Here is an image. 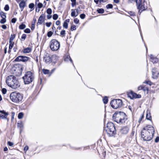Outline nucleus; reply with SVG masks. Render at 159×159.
<instances>
[{
  "instance_id": "63",
  "label": "nucleus",
  "mask_w": 159,
  "mask_h": 159,
  "mask_svg": "<svg viewBox=\"0 0 159 159\" xmlns=\"http://www.w3.org/2000/svg\"><path fill=\"white\" fill-rule=\"evenodd\" d=\"M39 3V0H36L35 2L36 4H37L38 3Z\"/></svg>"
},
{
  "instance_id": "59",
  "label": "nucleus",
  "mask_w": 159,
  "mask_h": 159,
  "mask_svg": "<svg viewBox=\"0 0 159 159\" xmlns=\"http://www.w3.org/2000/svg\"><path fill=\"white\" fill-rule=\"evenodd\" d=\"M113 1L115 3H118L119 2V0H114Z\"/></svg>"
},
{
  "instance_id": "47",
  "label": "nucleus",
  "mask_w": 159,
  "mask_h": 159,
  "mask_svg": "<svg viewBox=\"0 0 159 159\" xmlns=\"http://www.w3.org/2000/svg\"><path fill=\"white\" fill-rule=\"evenodd\" d=\"M79 20L77 18H75L74 19V22L75 24H78L79 23Z\"/></svg>"
},
{
  "instance_id": "22",
  "label": "nucleus",
  "mask_w": 159,
  "mask_h": 159,
  "mask_svg": "<svg viewBox=\"0 0 159 159\" xmlns=\"http://www.w3.org/2000/svg\"><path fill=\"white\" fill-rule=\"evenodd\" d=\"M64 60L65 61L67 62L70 61L71 63H73L72 60L69 55H67L64 58Z\"/></svg>"
},
{
  "instance_id": "21",
  "label": "nucleus",
  "mask_w": 159,
  "mask_h": 159,
  "mask_svg": "<svg viewBox=\"0 0 159 159\" xmlns=\"http://www.w3.org/2000/svg\"><path fill=\"white\" fill-rule=\"evenodd\" d=\"M32 51V49L30 47H28L24 49L23 52L25 53H28Z\"/></svg>"
},
{
  "instance_id": "29",
  "label": "nucleus",
  "mask_w": 159,
  "mask_h": 159,
  "mask_svg": "<svg viewBox=\"0 0 159 159\" xmlns=\"http://www.w3.org/2000/svg\"><path fill=\"white\" fill-rule=\"evenodd\" d=\"M102 100H103V102L104 103L107 104V103L108 102V99L107 97H104L103 98Z\"/></svg>"
},
{
  "instance_id": "51",
  "label": "nucleus",
  "mask_w": 159,
  "mask_h": 159,
  "mask_svg": "<svg viewBox=\"0 0 159 159\" xmlns=\"http://www.w3.org/2000/svg\"><path fill=\"white\" fill-rule=\"evenodd\" d=\"M16 20H17L16 18H12L11 20V22L12 23H15L16 22Z\"/></svg>"
},
{
  "instance_id": "15",
  "label": "nucleus",
  "mask_w": 159,
  "mask_h": 159,
  "mask_svg": "<svg viewBox=\"0 0 159 159\" xmlns=\"http://www.w3.org/2000/svg\"><path fill=\"white\" fill-rule=\"evenodd\" d=\"M71 16L76 17L78 15V10L77 9H72L71 10Z\"/></svg>"
},
{
  "instance_id": "3",
  "label": "nucleus",
  "mask_w": 159,
  "mask_h": 159,
  "mask_svg": "<svg viewBox=\"0 0 159 159\" xmlns=\"http://www.w3.org/2000/svg\"><path fill=\"white\" fill-rule=\"evenodd\" d=\"M113 120L117 123L125 122L127 118L125 114L123 112L115 113L113 116Z\"/></svg>"
},
{
  "instance_id": "42",
  "label": "nucleus",
  "mask_w": 159,
  "mask_h": 159,
  "mask_svg": "<svg viewBox=\"0 0 159 159\" xmlns=\"http://www.w3.org/2000/svg\"><path fill=\"white\" fill-rule=\"evenodd\" d=\"M6 18H2V19L0 20V23L2 24H4L6 22Z\"/></svg>"
},
{
  "instance_id": "62",
  "label": "nucleus",
  "mask_w": 159,
  "mask_h": 159,
  "mask_svg": "<svg viewBox=\"0 0 159 159\" xmlns=\"http://www.w3.org/2000/svg\"><path fill=\"white\" fill-rule=\"evenodd\" d=\"M94 1L97 4H98L99 2V0H94Z\"/></svg>"
},
{
  "instance_id": "27",
  "label": "nucleus",
  "mask_w": 159,
  "mask_h": 159,
  "mask_svg": "<svg viewBox=\"0 0 159 159\" xmlns=\"http://www.w3.org/2000/svg\"><path fill=\"white\" fill-rule=\"evenodd\" d=\"M0 15L2 18L5 19L6 18L5 13L3 12H1L0 13Z\"/></svg>"
},
{
  "instance_id": "37",
  "label": "nucleus",
  "mask_w": 159,
  "mask_h": 159,
  "mask_svg": "<svg viewBox=\"0 0 159 159\" xmlns=\"http://www.w3.org/2000/svg\"><path fill=\"white\" fill-rule=\"evenodd\" d=\"M53 34V32L51 31H50L48 32L47 33V36L48 37H51Z\"/></svg>"
},
{
  "instance_id": "28",
  "label": "nucleus",
  "mask_w": 159,
  "mask_h": 159,
  "mask_svg": "<svg viewBox=\"0 0 159 159\" xmlns=\"http://www.w3.org/2000/svg\"><path fill=\"white\" fill-rule=\"evenodd\" d=\"M60 35L62 37H65L66 34V31L65 30H63L60 32Z\"/></svg>"
},
{
  "instance_id": "50",
  "label": "nucleus",
  "mask_w": 159,
  "mask_h": 159,
  "mask_svg": "<svg viewBox=\"0 0 159 159\" xmlns=\"http://www.w3.org/2000/svg\"><path fill=\"white\" fill-rule=\"evenodd\" d=\"M51 24H52V23L51 22H48H48H47L46 23V25L48 27H50V26H51Z\"/></svg>"
},
{
  "instance_id": "30",
  "label": "nucleus",
  "mask_w": 159,
  "mask_h": 159,
  "mask_svg": "<svg viewBox=\"0 0 159 159\" xmlns=\"http://www.w3.org/2000/svg\"><path fill=\"white\" fill-rule=\"evenodd\" d=\"M97 11L99 13H103L104 12V9L102 8H101L97 9Z\"/></svg>"
},
{
  "instance_id": "17",
  "label": "nucleus",
  "mask_w": 159,
  "mask_h": 159,
  "mask_svg": "<svg viewBox=\"0 0 159 159\" xmlns=\"http://www.w3.org/2000/svg\"><path fill=\"white\" fill-rule=\"evenodd\" d=\"M129 130V128L127 127H123L121 129L120 132L122 134H126L128 132Z\"/></svg>"
},
{
  "instance_id": "4",
  "label": "nucleus",
  "mask_w": 159,
  "mask_h": 159,
  "mask_svg": "<svg viewBox=\"0 0 159 159\" xmlns=\"http://www.w3.org/2000/svg\"><path fill=\"white\" fill-rule=\"evenodd\" d=\"M110 136H113L115 134V128L114 124L112 122L107 123V126L105 129Z\"/></svg>"
},
{
  "instance_id": "25",
  "label": "nucleus",
  "mask_w": 159,
  "mask_h": 159,
  "mask_svg": "<svg viewBox=\"0 0 159 159\" xmlns=\"http://www.w3.org/2000/svg\"><path fill=\"white\" fill-rule=\"evenodd\" d=\"M34 4L33 3H30L29 5V7L30 8V11H32L34 9Z\"/></svg>"
},
{
  "instance_id": "18",
  "label": "nucleus",
  "mask_w": 159,
  "mask_h": 159,
  "mask_svg": "<svg viewBox=\"0 0 159 159\" xmlns=\"http://www.w3.org/2000/svg\"><path fill=\"white\" fill-rule=\"evenodd\" d=\"M25 1L23 0H22L20 3L19 4V6L20 8L21 11H22L24 8L25 6Z\"/></svg>"
},
{
  "instance_id": "10",
  "label": "nucleus",
  "mask_w": 159,
  "mask_h": 159,
  "mask_svg": "<svg viewBox=\"0 0 159 159\" xmlns=\"http://www.w3.org/2000/svg\"><path fill=\"white\" fill-rule=\"evenodd\" d=\"M28 58L27 57L20 56L16 57L15 61H16L26 62L28 60Z\"/></svg>"
},
{
  "instance_id": "60",
  "label": "nucleus",
  "mask_w": 159,
  "mask_h": 159,
  "mask_svg": "<svg viewBox=\"0 0 159 159\" xmlns=\"http://www.w3.org/2000/svg\"><path fill=\"white\" fill-rule=\"evenodd\" d=\"M75 4L76 2H72V3L71 4L72 7H73L75 5Z\"/></svg>"
},
{
  "instance_id": "32",
  "label": "nucleus",
  "mask_w": 159,
  "mask_h": 159,
  "mask_svg": "<svg viewBox=\"0 0 159 159\" xmlns=\"http://www.w3.org/2000/svg\"><path fill=\"white\" fill-rule=\"evenodd\" d=\"M63 27L67 29L68 27V24L66 22H64L63 24Z\"/></svg>"
},
{
  "instance_id": "55",
  "label": "nucleus",
  "mask_w": 159,
  "mask_h": 159,
  "mask_svg": "<svg viewBox=\"0 0 159 159\" xmlns=\"http://www.w3.org/2000/svg\"><path fill=\"white\" fill-rule=\"evenodd\" d=\"M2 29H5V30L7 28V27L6 26V25H2Z\"/></svg>"
},
{
  "instance_id": "13",
  "label": "nucleus",
  "mask_w": 159,
  "mask_h": 159,
  "mask_svg": "<svg viewBox=\"0 0 159 159\" xmlns=\"http://www.w3.org/2000/svg\"><path fill=\"white\" fill-rule=\"evenodd\" d=\"M0 118L2 119H5L7 118V116L9 115L8 113L6 112L4 110L0 111Z\"/></svg>"
},
{
  "instance_id": "24",
  "label": "nucleus",
  "mask_w": 159,
  "mask_h": 159,
  "mask_svg": "<svg viewBox=\"0 0 159 159\" xmlns=\"http://www.w3.org/2000/svg\"><path fill=\"white\" fill-rule=\"evenodd\" d=\"M10 45L9 46V50L8 52L10 51V50L12 49L14 44V42L13 41H9Z\"/></svg>"
},
{
  "instance_id": "53",
  "label": "nucleus",
  "mask_w": 159,
  "mask_h": 159,
  "mask_svg": "<svg viewBox=\"0 0 159 159\" xmlns=\"http://www.w3.org/2000/svg\"><path fill=\"white\" fill-rule=\"evenodd\" d=\"M159 141V137H157L155 139V141L156 143H157Z\"/></svg>"
},
{
  "instance_id": "46",
  "label": "nucleus",
  "mask_w": 159,
  "mask_h": 159,
  "mask_svg": "<svg viewBox=\"0 0 159 159\" xmlns=\"http://www.w3.org/2000/svg\"><path fill=\"white\" fill-rule=\"evenodd\" d=\"M7 92V90L6 89L3 88L2 89V92L3 94H5Z\"/></svg>"
},
{
  "instance_id": "26",
  "label": "nucleus",
  "mask_w": 159,
  "mask_h": 159,
  "mask_svg": "<svg viewBox=\"0 0 159 159\" xmlns=\"http://www.w3.org/2000/svg\"><path fill=\"white\" fill-rule=\"evenodd\" d=\"M128 12L129 14L131 17H134L135 16V13L134 12L129 11Z\"/></svg>"
},
{
  "instance_id": "1",
  "label": "nucleus",
  "mask_w": 159,
  "mask_h": 159,
  "mask_svg": "<svg viewBox=\"0 0 159 159\" xmlns=\"http://www.w3.org/2000/svg\"><path fill=\"white\" fill-rule=\"evenodd\" d=\"M154 132V129L152 126L147 125L142 130L141 137L144 140L149 141L152 138Z\"/></svg>"
},
{
  "instance_id": "31",
  "label": "nucleus",
  "mask_w": 159,
  "mask_h": 159,
  "mask_svg": "<svg viewBox=\"0 0 159 159\" xmlns=\"http://www.w3.org/2000/svg\"><path fill=\"white\" fill-rule=\"evenodd\" d=\"M24 114L22 112H20L19 113L18 118L19 119H22L23 117Z\"/></svg>"
},
{
  "instance_id": "39",
  "label": "nucleus",
  "mask_w": 159,
  "mask_h": 159,
  "mask_svg": "<svg viewBox=\"0 0 159 159\" xmlns=\"http://www.w3.org/2000/svg\"><path fill=\"white\" fill-rule=\"evenodd\" d=\"M58 17V16L57 14H54L53 16V19L54 20H56Z\"/></svg>"
},
{
  "instance_id": "45",
  "label": "nucleus",
  "mask_w": 159,
  "mask_h": 159,
  "mask_svg": "<svg viewBox=\"0 0 159 159\" xmlns=\"http://www.w3.org/2000/svg\"><path fill=\"white\" fill-rule=\"evenodd\" d=\"M30 30L29 29H26L24 30V32L27 33H29L30 32Z\"/></svg>"
},
{
  "instance_id": "6",
  "label": "nucleus",
  "mask_w": 159,
  "mask_h": 159,
  "mask_svg": "<svg viewBox=\"0 0 159 159\" xmlns=\"http://www.w3.org/2000/svg\"><path fill=\"white\" fill-rule=\"evenodd\" d=\"M25 83L28 84L31 83L34 80L33 74L30 71L26 72L25 75L23 77Z\"/></svg>"
},
{
  "instance_id": "33",
  "label": "nucleus",
  "mask_w": 159,
  "mask_h": 159,
  "mask_svg": "<svg viewBox=\"0 0 159 159\" xmlns=\"http://www.w3.org/2000/svg\"><path fill=\"white\" fill-rule=\"evenodd\" d=\"M26 27V26L25 25L23 24H21L19 26V29H25Z\"/></svg>"
},
{
  "instance_id": "44",
  "label": "nucleus",
  "mask_w": 159,
  "mask_h": 159,
  "mask_svg": "<svg viewBox=\"0 0 159 159\" xmlns=\"http://www.w3.org/2000/svg\"><path fill=\"white\" fill-rule=\"evenodd\" d=\"M85 15L84 14H82L80 15V17L81 19H84L85 18Z\"/></svg>"
},
{
  "instance_id": "52",
  "label": "nucleus",
  "mask_w": 159,
  "mask_h": 159,
  "mask_svg": "<svg viewBox=\"0 0 159 159\" xmlns=\"http://www.w3.org/2000/svg\"><path fill=\"white\" fill-rule=\"evenodd\" d=\"M28 149H29V147L28 146H25V148H24V151H25V152H26V151L28 150Z\"/></svg>"
},
{
  "instance_id": "34",
  "label": "nucleus",
  "mask_w": 159,
  "mask_h": 159,
  "mask_svg": "<svg viewBox=\"0 0 159 159\" xmlns=\"http://www.w3.org/2000/svg\"><path fill=\"white\" fill-rule=\"evenodd\" d=\"M46 12L48 14H51L52 13V10L51 8H48L47 9Z\"/></svg>"
},
{
  "instance_id": "12",
  "label": "nucleus",
  "mask_w": 159,
  "mask_h": 159,
  "mask_svg": "<svg viewBox=\"0 0 159 159\" xmlns=\"http://www.w3.org/2000/svg\"><path fill=\"white\" fill-rule=\"evenodd\" d=\"M44 60L46 62L47 64L50 63L52 61V59L49 54L47 53L44 57Z\"/></svg>"
},
{
  "instance_id": "8",
  "label": "nucleus",
  "mask_w": 159,
  "mask_h": 159,
  "mask_svg": "<svg viewBox=\"0 0 159 159\" xmlns=\"http://www.w3.org/2000/svg\"><path fill=\"white\" fill-rule=\"evenodd\" d=\"M122 104V101L120 99H114L111 101L110 103L111 107L114 109L120 107Z\"/></svg>"
},
{
  "instance_id": "16",
  "label": "nucleus",
  "mask_w": 159,
  "mask_h": 159,
  "mask_svg": "<svg viewBox=\"0 0 159 159\" xmlns=\"http://www.w3.org/2000/svg\"><path fill=\"white\" fill-rule=\"evenodd\" d=\"M152 78L153 79H156L157 78L159 75V73L156 70V69H152Z\"/></svg>"
},
{
  "instance_id": "38",
  "label": "nucleus",
  "mask_w": 159,
  "mask_h": 159,
  "mask_svg": "<svg viewBox=\"0 0 159 159\" xmlns=\"http://www.w3.org/2000/svg\"><path fill=\"white\" fill-rule=\"evenodd\" d=\"M15 35H11L9 41H13V40L15 38Z\"/></svg>"
},
{
  "instance_id": "23",
  "label": "nucleus",
  "mask_w": 159,
  "mask_h": 159,
  "mask_svg": "<svg viewBox=\"0 0 159 159\" xmlns=\"http://www.w3.org/2000/svg\"><path fill=\"white\" fill-rule=\"evenodd\" d=\"M146 118L147 119L149 120L152 119V117L151 116L150 112L149 111H147Z\"/></svg>"
},
{
  "instance_id": "48",
  "label": "nucleus",
  "mask_w": 159,
  "mask_h": 159,
  "mask_svg": "<svg viewBox=\"0 0 159 159\" xmlns=\"http://www.w3.org/2000/svg\"><path fill=\"white\" fill-rule=\"evenodd\" d=\"M26 35L25 34H22V37H21V39H23L24 40L26 38Z\"/></svg>"
},
{
  "instance_id": "35",
  "label": "nucleus",
  "mask_w": 159,
  "mask_h": 159,
  "mask_svg": "<svg viewBox=\"0 0 159 159\" xmlns=\"http://www.w3.org/2000/svg\"><path fill=\"white\" fill-rule=\"evenodd\" d=\"M106 7L107 9L112 8L113 6L111 4H108L106 6Z\"/></svg>"
},
{
  "instance_id": "56",
  "label": "nucleus",
  "mask_w": 159,
  "mask_h": 159,
  "mask_svg": "<svg viewBox=\"0 0 159 159\" xmlns=\"http://www.w3.org/2000/svg\"><path fill=\"white\" fill-rule=\"evenodd\" d=\"M143 83H146V84H149V85H151V84H150L151 82H149V81H144Z\"/></svg>"
},
{
  "instance_id": "64",
  "label": "nucleus",
  "mask_w": 159,
  "mask_h": 159,
  "mask_svg": "<svg viewBox=\"0 0 159 159\" xmlns=\"http://www.w3.org/2000/svg\"><path fill=\"white\" fill-rule=\"evenodd\" d=\"M55 27L54 26H53L52 27V30L53 31V30H55Z\"/></svg>"
},
{
  "instance_id": "2",
  "label": "nucleus",
  "mask_w": 159,
  "mask_h": 159,
  "mask_svg": "<svg viewBox=\"0 0 159 159\" xmlns=\"http://www.w3.org/2000/svg\"><path fill=\"white\" fill-rule=\"evenodd\" d=\"M6 82L9 87L14 89L18 88L20 86V83L13 75H10L7 77Z\"/></svg>"
},
{
  "instance_id": "5",
  "label": "nucleus",
  "mask_w": 159,
  "mask_h": 159,
  "mask_svg": "<svg viewBox=\"0 0 159 159\" xmlns=\"http://www.w3.org/2000/svg\"><path fill=\"white\" fill-rule=\"evenodd\" d=\"M22 96L19 93L13 92L10 95L11 100L14 102H18L21 101L22 99Z\"/></svg>"
},
{
  "instance_id": "40",
  "label": "nucleus",
  "mask_w": 159,
  "mask_h": 159,
  "mask_svg": "<svg viewBox=\"0 0 159 159\" xmlns=\"http://www.w3.org/2000/svg\"><path fill=\"white\" fill-rule=\"evenodd\" d=\"M76 30V26L75 25H73L71 27V30L72 31L74 30Z\"/></svg>"
},
{
  "instance_id": "7",
  "label": "nucleus",
  "mask_w": 159,
  "mask_h": 159,
  "mask_svg": "<svg viewBox=\"0 0 159 159\" xmlns=\"http://www.w3.org/2000/svg\"><path fill=\"white\" fill-rule=\"evenodd\" d=\"M136 2L137 8L139 10V12L140 10L142 11L147 9V3L145 1L143 2L142 0H136Z\"/></svg>"
},
{
  "instance_id": "14",
  "label": "nucleus",
  "mask_w": 159,
  "mask_h": 159,
  "mask_svg": "<svg viewBox=\"0 0 159 159\" xmlns=\"http://www.w3.org/2000/svg\"><path fill=\"white\" fill-rule=\"evenodd\" d=\"M138 90H142L143 91L145 92L146 91L148 92L149 91V88L146 86H144L143 84L140 85L138 88Z\"/></svg>"
},
{
  "instance_id": "9",
  "label": "nucleus",
  "mask_w": 159,
  "mask_h": 159,
  "mask_svg": "<svg viewBox=\"0 0 159 159\" xmlns=\"http://www.w3.org/2000/svg\"><path fill=\"white\" fill-rule=\"evenodd\" d=\"M51 49L53 51H57L60 47V43L55 39L52 40L50 43Z\"/></svg>"
},
{
  "instance_id": "58",
  "label": "nucleus",
  "mask_w": 159,
  "mask_h": 159,
  "mask_svg": "<svg viewBox=\"0 0 159 159\" xmlns=\"http://www.w3.org/2000/svg\"><path fill=\"white\" fill-rule=\"evenodd\" d=\"M35 28V26L34 25H32V26L31 27V29L32 30H33Z\"/></svg>"
},
{
  "instance_id": "54",
  "label": "nucleus",
  "mask_w": 159,
  "mask_h": 159,
  "mask_svg": "<svg viewBox=\"0 0 159 159\" xmlns=\"http://www.w3.org/2000/svg\"><path fill=\"white\" fill-rule=\"evenodd\" d=\"M52 17V16L51 15V14H48L47 16V18L48 19H49L51 18Z\"/></svg>"
},
{
  "instance_id": "61",
  "label": "nucleus",
  "mask_w": 159,
  "mask_h": 159,
  "mask_svg": "<svg viewBox=\"0 0 159 159\" xmlns=\"http://www.w3.org/2000/svg\"><path fill=\"white\" fill-rule=\"evenodd\" d=\"M7 150H8V148L7 147H5L4 148V151H5V152L6 151H7Z\"/></svg>"
},
{
  "instance_id": "36",
  "label": "nucleus",
  "mask_w": 159,
  "mask_h": 159,
  "mask_svg": "<svg viewBox=\"0 0 159 159\" xmlns=\"http://www.w3.org/2000/svg\"><path fill=\"white\" fill-rule=\"evenodd\" d=\"M43 72L45 74H48L49 72V70H48L43 69Z\"/></svg>"
},
{
  "instance_id": "57",
  "label": "nucleus",
  "mask_w": 159,
  "mask_h": 159,
  "mask_svg": "<svg viewBox=\"0 0 159 159\" xmlns=\"http://www.w3.org/2000/svg\"><path fill=\"white\" fill-rule=\"evenodd\" d=\"M60 24V22L59 20H57L56 22V24L57 25H59Z\"/></svg>"
},
{
  "instance_id": "20",
  "label": "nucleus",
  "mask_w": 159,
  "mask_h": 159,
  "mask_svg": "<svg viewBox=\"0 0 159 159\" xmlns=\"http://www.w3.org/2000/svg\"><path fill=\"white\" fill-rule=\"evenodd\" d=\"M45 18L44 16H43L42 15H41L39 17L38 24L39 25L41 24L44 21V19Z\"/></svg>"
},
{
  "instance_id": "19",
  "label": "nucleus",
  "mask_w": 159,
  "mask_h": 159,
  "mask_svg": "<svg viewBox=\"0 0 159 159\" xmlns=\"http://www.w3.org/2000/svg\"><path fill=\"white\" fill-rule=\"evenodd\" d=\"M150 57L151 61L153 63H156L158 62V59L156 57H154L152 55H151Z\"/></svg>"
},
{
  "instance_id": "43",
  "label": "nucleus",
  "mask_w": 159,
  "mask_h": 159,
  "mask_svg": "<svg viewBox=\"0 0 159 159\" xmlns=\"http://www.w3.org/2000/svg\"><path fill=\"white\" fill-rule=\"evenodd\" d=\"M37 6L39 9L41 8L43 6V4L41 3H39L37 4Z\"/></svg>"
},
{
  "instance_id": "11",
  "label": "nucleus",
  "mask_w": 159,
  "mask_h": 159,
  "mask_svg": "<svg viewBox=\"0 0 159 159\" xmlns=\"http://www.w3.org/2000/svg\"><path fill=\"white\" fill-rule=\"evenodd\" d=\"M128 96L131 99L140 98L141 97V95L137 94L132 91H131L129 93Z\"/></svg>"
},
{
  "instance_id": "41",
  "label": "nucleus",
  "mask_w": 159,
  "mask_h": 159,
  "mask_svg": "<svg viewBox=\"0 0 159 159\" xmlns=\"http://www.w3.org/2000/svg\"><path fill=\"white\" fill-rule=\"evenodd\" d=\"M9 7L8 5H6L4 7V9L6 11H8L9 10Z\"/></svg>"
},
{
  "instance_id": "49",
  "label": "nucleus",
  "mask_w": 159,
  "mask_h": 159,
  "mask_svg": "<svg viewBox=\"0 0 159 159\" xmlns=\"http://www.w3.org/2000/svg\"><path fill=\"white\" fill-rule=\"evenodd\" d=\"M7 144L8 145L10 146H12L14 145V143L11 142L9 141L7 142Z\"/></svg>"
}]
</instances>
